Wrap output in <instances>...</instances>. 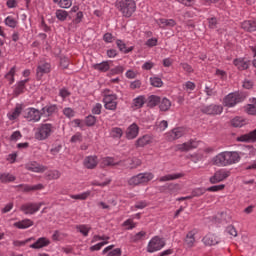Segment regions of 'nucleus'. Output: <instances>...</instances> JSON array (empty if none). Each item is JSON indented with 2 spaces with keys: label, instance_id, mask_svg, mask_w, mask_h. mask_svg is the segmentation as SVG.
I'll return each mask as SVG.
<instances>
[{
  "label": "nucleus",
  "instance_id": "8fccbe9b",
  "mask_svg": "<svg viewBox=\"0 0 256 256\" xmlns=\"http://www.w3.org/2000/svg\"><path fill=\"white\" fill-rule=\"evenodd\" d=\"M83 141V134L81 132H77L70 139V143H81Z\"/></svg>",
  "mask_w": 256,
  "mask_h": 256
},
{
  "label": "nucleus",
  "instance_id": "774afa93",
  "mask_svg": "<svg viewBox=\"0 0 256 256\" xmlns=\"http://www.w3.org/2000/svg\"><path fill=\"white\" fill-rule=\"evenodd\" d=\"M121 255V249L116 248L108 253L107 256H120Z\"/></svg>",
  "mask_w": 256,
  "mask_h": 256
},
{
  "label": "nucleus",
  "instance_id": "5fc2aeb1",
  "mask_svg": "<svg viewBox=\"0 0 256 256\" xmlns=\"http://www.w3.org/2000/svg\"><path fill=\"white\" fill-rule=\"evenodd\" d=\"M223 189H225V185L220 184V185H215V186L208 187L206 189V191L217 192V191H223Z\"/></svg>",
  "mask_w": 256,
  "mask_h": 256
},
{
  "label": "nucleus",
  "instance_id": "864d4df0",
  "mask_svg": "<svg viewBox=\"0 0 256 256\" xmlns=\"http://www.w3.org/2000/svg\"><path fill=\"white\" fill-rule=\"evenodd\" d=\"M217 24H218V21L216 17L208 18L209 29H217Z\"/></svg>",
  "mask_w": 256,
  "mask_h": 256
},
{
  "label": "nucleus",
  "instance_id": "603ef678",
  "mask_svg": "<svg viewBox=\"0 0 256 256\" xmlns=\"http://www.w3.org/2000/svg\"><path fill=\"white\" fill-rule=\"evenodd\" d=\"M206 191L205 188H196L192 191V197H201V195H205Z\"/></svg>",
  "mask_w": 256,
  "mask_h": 256
},
{
  "label": "nucleus",
  "instance_id": "9b49d317",
  "mask_svg": "<svg viewBox=\"0 0 256 256\" xmlns=\"http://www.w3.org/2000/svg\"><path fill=\"white\" fill-rule=\"evenodd\" d=\"M120 167H125L126 169H137V167H141V159L137 157L128 158L126 160H120Z\"/></svg>",
  "mask_w": 256,
  "mask_h": 256
},
{
  "label": "nucleus",
  "instance_id": "4d7b16f0",
  "mask_svg": "<svg viewBox=\"0 0 256 256\" xmlns=\"http://www.w3.org/2000/svg\"><path fill=\"white\" fill-rule=\"evenodd\" d=\"M89 195H90L89 192H84L82 194L72 195L71 199H80L81 201H85V199H87Z\"/></svg>",
  "mask_w": 256,
  "mask_h": 256
},
{
  "label": "nucleus",
  "instance_id": "58836bf2",
  "mask_svg": "<svg viewBox=\"0 0 256 256\" xmlns=\"http://www.w3.org/2000/svg\"><path fill=\"white\" fill-rule=\"evenodd\" d=\"M56 18L58 21H67V18L69 17V12L65 10L58 9L56 10Z\"/></svg>",
  "mask_w": 256,
  "mask_h": 256
},
{
  "label": "nucleus",
  "instance_id": "0eeeda50",
  "mask_svg": "<svg viewBox=\"0 0 256 256\" xmlns=\"http://www.w3.org/2000/svg\"><path fill=\"white\" fill-rule=\"evenodd\" d=\"M43 205H45V202H39V203L29 202V203L23 204L20 207V211H23L24 215H35V213H37V211H39V209H41Z\"/></svg>",
  "mask_w": 256,
  "mask_h": 256
},
{
  "label": "nucleus",
  "instance_id": "a878e982",
  "mask_svg": "<svg viewBox=\"0 0 256 256\" xmlns=\"http://www.w3.org/2000/svg\"><path fill=\"white\" fill-rule=\"evenodd\" d=\"M195 235H197V230H191L186 234L184 241L187 247L191 248L195 246Z\"/></svg>",
  "mask_w": 256,
  "mask_h": 256
},
{
  "label": "nucleus",
  "instance_id": "39448f33",
  "mask_svg": "<svg viewBox=\"0 0 256 256\" xmlns=\"http://www.w3.org/2000/svg\"><path fill=\"white\" fill-rule=\"evenodd\" d=\"M243 101H245V96H243V94L239 92H234V93L228 94L224 98V105L225 107H235L237 103H241Z\"/></svg>",
  "mask_w": 256,
  "mask_h": 256
},
{
  "label": "nucleus",
  "instance_id": "a19ab883",
  "mask_svg": "<svg viewBox=\"0 0 256 256\" xmlns=\"http://www.w3.org/2000/svg\"><path fill=\"white\" fill-rule=\"evenodd\" d=\"M245 111L248 115H256V98H253L252 104L245 107Z\"/></svg>",
  "mask_w": 256,
  "mask_h": 256
},
{
  "label": "nucleus",
  "instance_id": "f704fd0d",
  "mask_svg": "<svg viewBox=\"0 0 256 256\" xmlns=\"http://www.w3.org/2000/svg\"><path fill=\"white\" fill-rule=\"evenodd\" d=\"M159 109L160 111H169L171 109V100L167 98H160Z\"/></svg>",
  "mask_w": 256,
  "mask_h": 256
},
{
  "label": "nucleus",
  "instance_id": "6ab92c4d",
  "mask_svg": "<svg viewBox=\"0 0 256 256\" xmlns=\"http://www.w3.org/2000/svg\"><path fill=\"white\" fill-rule=\"evenodd\" d=\"M117 165L121 166V161L115 162V158L113 157H104L100 162V167L105 169V167H115Z\"/></svg>",
  "mask_w": 256,
  "mask_h": 256
},
{
  "label": "nucleus",
  "instance_id": "de8ad7c7",
  "mask_svg": "<svg viewBox=\"0 0 256 256\" xmlns=\"http://www.w3.org/2000/svg\"><path fill=\"white\" fill-rule=\"evenodd\" d=\"M150 85H152V87H163V80L159 77H151Z\"/></svg>",
  "mask_w": 256,
  "mask_h": 256
},
{
  "label": "nucleus",
  "instance_id": "e433bc0d",
  "mask_svg": "<svg viewBox=\"0 0 256 256\" xmlns=\"http://www.w3.org/2000/svg\"><path fill=\"white\" fill-rule=\"evenodd\" d=\"M17 177H15L13 174L10 173H2L0 174V181L2 183H13Z\"/></svg>",
  "mask_w": 256,
  "mask_h": 256
},
{
  "label": "nucleus",
  "instance_id": "412c9836",
  "mask_svg": "<svg viewBox=\"0 0 256 256\" xmlns=\"http://www.w3.org/2000/svg\"><path fill=\"white\" fill-rule=\"evenodd\" d=\"M97 165H99V160L97 158V156H87L84 159V167H86V169H95V167H97Z\"/></svg>",
  "mask_w": 256,
  "mask_h": 256
},
{
  "label": "nucleus",
  "instance_id": "2eb2a0df",
  "mask_svg": "<svg viewBox=\"0 0 256 256\" xmlns=\"http://www.w3.org/2000/svg\"><path fill=\"white\" fill-rule=\"evenodd\" d=\"M47 73H51V64L46 62V63L38 65L37 70H36V77L38 80H40L41 77H43V75H45Z\"/></svg>",
  "mask_w": 256,
  "mask_h": 256
},
{
  "label": "nucleus",
  "instance_id": "6e6552de",
  "mask_svg": "<svg viewBox=\"0 0 256 256\" xmlns=\"http://www.w3.org/2000/svg\"><path fill=\"white\" fill-rule=\"evenodd\" d=\"M163 247H165V240L156 236L148 243L147 251L148 253H155V251H161Z\"/></svg>",
  "mask_w": 256,
  "mask_h": 256
},
{
  "label": "nucleus",
  "instance_id": "9d476101",
  "mask_svg": "<svg viewBox=\"0 0 256 256\" xmlns=\"http://www.w3.org/2000/svg\"><path fill=\"white\" fill-rule=\"evenodd\" d=\"M103 103L108 111H117V94L104 96Z\"/></svg>",
  "mask_w": 256,
  "mask_h": 256
},
{
  "label": "nucleus",
  "instance_id": "13d9d810",
  "mask_svg": "<svg viewBox=\"0 0 256 256\" xmlns=\"http://www.w3.org/2000/svg\"><path fill=\"white\" fill-rule=\"evenodd\" d=\"M108 241L100 242L90 247V251H101V247L107 245Z\"/></svg>",
  "mask_w": 256,
  "mask_h": 256
},
{
  "label": "nucleus",
  "instance_id": "7ed1b4c3",
  "mask_svg": "<svg viewBox=\"0 0 256 256\" xmlns=\"http://www.w3.org/2000/svg\"><path fill=\"white\" fill-rule=\"evenodd\" d=\"M54 129L55 127L53 126V124H41L36 129L34 137L35 139H37V141H45V139H49V137H51V133H53Z\"/></svg>",
  "mask_w": 256,
  "mask_h": 256
},
{
  "label": "nucleus",
  "instance_id": "bb28decb",
  "mask_svg": "<svg viewBox=\"0 0 256 256\" xmlns=\"http://www.w3.org/2000/svg\"><path fill=\"white\" fill-rule=\"evenodd\" d=\"M202 242L204 245H208L211 247L212 245H217L219 243V238L215 236L214 234H207L203 239Z\"/></svg>",
  "mask_w": 256,
  "mask_h": 256
},
{
  "label": "nucleus",
  "instance_id": "c9c22d12",
  "mask_svg": "<svg viewBox=\"0 0 256 256\" xmlns=\"http://www.w3.org/2000/svg\"><path fill=\"white\" fill-rule=\"evenodd\" d=\"M147 102V99L145 98L144 95H140L136 98L133 99V105L136 107V109H141Z\"/></svg>",
  "mask_w": 256,
  "mask_h": 256
},
{
  "label": "nucleus",
  "instance_id": "f8f14e48",
  "mask_svg": "<svg viewBox=\"0 0 256 256\" xmlns=\"http://www.w3.org/2000/svg\"><path fill=\"white\" fill-rule=\"evenodd\" d=\"M197 147H199V141L190 140V141L185 142L183 144H179L177 146V150L181 151L182 153H185L187 151H191L192 149H197Z\"/></svg>",
  "mask_w": 256,
  "mask_h": 256
},
{
  "label": "nucleus",
  "instance_id": "f03ea898",
  "mask_svg": "<svg viewBox=\"0 0 256 256\" xmlns=\"http://www.w3.org/2000/svg\"><path fill=\"white\" fill-rule=\"evenodd\" d=\"M116 9L122 13L123 17H132L133 13L137 11V3L135 0H117L115 3Z\"/></svg>",
  "mask_w": 256,
  "mask_h": 256
},
{
  "label": "nucleus",
  "instance_id": "c85d7f7f",
  "mask_svg": "<svg viewBox=\"0 0 256 256\" xmlns=\"http://www.w3.org/2000/svg\"><path fill=\"white\" fill-rule=\"evenodd\" d=\"M183 177H185L184 173L167 174L165 176L160 177L159 181L163 183L165 181H175V179H181Z\"/></svg>",
  "mask_w": 256,
  "mask_h": 256
},
{
  "label": "nucleus",
  "instance_id": "6e6d98bb",
  "mask_svg": "<svg viewBox=\"0 0 256 256\" xmlns=\"http://www.w3.org/2000/svg\"><path fill=\"white\" fill-rule=\"evenodd\" d=\"M101 109H103V105H101V103H96L92 108L93 115H101Z\"/></svg>",
  "mask_w": 256,
  "mask_h": 256
},
{
  "label": "nucleus",
  "instance_id": "423d86ee",
  "mask_svg": "<svg viewBox=\"0 0 256 256\" xmlns=\"http://www.w3.org/2000/svg\"><path fill=\"white\" fill-rule=\"evenodd\" d=\"M200 112H202L203 115L215 117V115H221V113H223V106L217 104L204 105L200 107Z\"/></svg>",
  "mask_w": 256,
  "mask_h": 256
},
{
  "label": "nucleus",
  "instance_id": "79ce46f5",
  "mask_svg": "<svg viewBox=\"0 0 256 256\" xmlns=\"http://www.w3.org/2000/svg\"><path fill=\"white\" fill-rule=\"evenodd\" d=\"M83 21V12L79 11L76 14V17L72 20V23L69 24V29L73 27V25H79Z\"/></svg>",
  "mask_w": 256,
  "mask_h": 256
},
{
  "label": "nucleus",
  "instance_id": "2f4dec72",
  "mask_svg": "<svg viewBox=\"0 0 256 256\" xmlns=\"http://www.w3.org/2000/svg\"><path fill=\"white\" fill-rule=\"evenodd\" d=\"M233 64L235 65V67H237V69H239V71H245V70L249 69V62H247L241 58L235 59L233 61Z\"/></svg>",
  "mask_w": 256,
  "mask_h": 256
},
{
  "label": "nucleus",
  "instance_id": "bf43d9fd",
  "mask_svg": "<svg viewBox=\"0 0 256 256\" xmlns=\"http://www.w3.org/2000/svg\"><path fill=\"white\" fill-rule=\"evenodd\" d=\"M63 115L68 117V119H71V117H75V111H73L71 108H64Z\"/></svg>",
  "mask_w": 256,
  "mask_h": 256
},
{
  "label": "nucleus",
  "instance_id": "37998d69",
  "mask_svg": "<svg viewBox=\"0 0 256 256\" xmlns=\"http://www.w3.org/2000/svg\"><path fill=\"white\" fill-rule=\"evenodd\" d=\"M21 111H23V108H21V106L16 107L14 111L8 115L10 121H15V119H17L19 115H21Z\"/></svg>",
  "mask_w": 256,
  "mask_h": 256
},
{
  "label": "nucleus",
  "instance_id": "dca6fc26",
  "mask_svg": "<svg viewBox=\"0 0 256 256\" xmlns=\"http://www.w3.org/2000/svg\"><path fill=\"white\" fill-rule=\"evenodd\" d=\"M51 240L46 237L38 238L36 242L30 245L31 249H43V247H49Z\"/></svg>",
  "mask_w": 256,
  "mask_h": 256
},
{
  "label": "nucleus",
  "instance_id": "3c124183",
  "mask_svg": "<svg viewBox=\"0 0 256 256\" xmlns=\"http://www.w3.org/2000/svg\"><path fill=\"white\" fill-rule=\"evenodd\" d=\"M58 5L62 9H69V7H71V5H73V1H71V0H60L58 2Z\"/></svg>",
  "mask_w": 256,
  "mask_h": 256
},
{
  "label": "nucleus",
  "instance_id": "a211bd4d",
  "mask_svg": "<svg viewBox=\"0 0 256 256\" xmlns=\"http://www.w3.org/2000/svg\"><path fill=\"white\" fill-rule=\"evenodd\" d=\"M185 135V129L183 128H174L171 132L168 133L169 141H175L176 139H181Z\"/></svg>",
  "mask_w": 256,
  "mask_h": 256
},
{
  "label": "nucleus",
  "instance_id": "c03bdc74",
  "mask_svg": "<svg viewBox=\"0 0 256 256\" xmlns=\"http://www.w3.org/2000/svg\"><path fill=\"white\" fill-rule=\"evenodd\" d=\"M5 79H7L10 85L15 83V66H13L10 71L5 75Z\"/></svg>",
  "mask_w": 256,
  "mask_h": 256
},
{
  "label": "nucleus",
  "instance_id": "680f3d73",
  "mask_svg": "<svg viewBox=\"0 0 256 256\" xmlns=\"http://www.w3.org/2000/svg\"><path fill=\"white\" fill-rule=\"evenodd\" d=\"M21 137H23V135L21 134V131L17 130L13 132L12 135L10 136V141H17L21 139Z\"/></svg>",
  "mask_w": 256,
  "mask_h": 256
},
{
  "label": "nucleus",
  "instance_id": "4be33fe9",
  "mask_svg": "<svg viewBox=\"0 0 256 256\" xmlns=\"http://www.w3.org/2000/svg\"><path fill=\"white\" fill-rule=\"evenodd\" d=\"M27 171H32L33 173H44L47 171V167L39 165L37 162H32L26 165Z\"/></svg>",
  "mask_w": 256,
  "mask_h": 256
},
{
  "label": "nucleus",
  "instance_id": "c756f323",
  "mask_svg": "<svg viewBox=\"0 0 256 256\" xmlns=\"http://www.w3.org/2000/svg\"><path fill=\"white\" fill-rule=\"evenodd\" d=\"M152 138L149 135H144L137 139L135 147H145L146 145L151 144Z\"/></svg>",
  "mask_w": 256,
  "mask_h": 256
},
{
  "label": "nucleus",
  "instance_id": "7c9ffc66",
  "mask_svg": "<svg viewBox=\"0 0 256 256\" xmlns=\"http://www.w3.org/2000/svg\"><path fill=\"white\" fill-rule=\"evenodd\" d=\"M158 25L161 27V29H165V27H175L177 22H175L174 19L160 18L158 20Z\"/></svg>",
  "mask_w": 256,
  "mask_h": 256
},
{
  "label": "nucleus",
  "instance_id": "cd10ccee",
  "mask_svg": "<svg viewBox=\"0 0 256 256\" xmlns=\"http://www.w3.org/2000/svg\"><path fill=\"white\" fill-rule=\"evenodd\" d=\"M14 227L17 229H29L33 227V221L31 219H24L14 223Z\"/></svg>",
  "mask_w": 256,
  "mask_h": 256
},
{
  "label": "nucleus",
  "instance_id": "4468645a",
  "mask_svg": "<svg viewBox=\"0 0 256 256\" xmlns=\"http://www.w3.org/2000/svg\"><path fill=\"white\" fill-rule=\"evenodd\" d=\"M41 111L42 116L45 115L46 117H53L55 113L59 112V107L56 104H49L43 107Z\"/></svg>",
  "mask_w": 256,
  "mask_h": 256
},
{
  "label": "nucleus",
  "instance_id": "5701e85b",
  "mask_svg": "<svg viewBox=\"0 0 256 256\" xmlns=\"http://www.w3.org/2000/svg\"><path fill=\"white\" fill-rule=\"evenodd\" d=\"M137 135H139V126L133 123L127 128L126 139H135Z\"/></svg>",
  "mask_w": 256,
  "mask_h": 256
},
{
  "label": "nucleus",
  "instance_id": "4c0bfd02",
  "mask_svg": "<svg viewBox=\"0 0 256 256\" xmlns=\"http://www.w3.org/2000/svg\"><path fill=\"white\" fill-rule=\"evenodd\" d=\"M110 136L113 139H121V137H123V129H121L120 127L112 128L110 131Z\"/></svg>",
  "mask_w": 256,
  "mask_h": 256
},
{
  "label": "nucleus",
  "instance_id": "f3484780",
  "mask_svg": "<svg viewBox=\"0 0 256 256\" xmlns=\"http://www.w3.org/2000/svg\"><path fill=\"white\" fill-rule=\"evenodd\" d=\"M241 29L246 31V33H253L256 31V19L245 20L241 23Z\"/></svg>",
  "mask_w": 256,
  "mask_h": 256
},
{
  "label": "nucleus",
  "instance_id": "1a4fd4ad",
  "mask_svg": "<svg viewBox=\"0 0 256 256\" xmlns=\"http://www.w3.org/2000/svg\"><path fill=\"white\" fill-rule=\"evenodd\" d=\"M41 117H43V112L37 108H28L27 113L25 115V119L32 123H37L41 121Z\"/></svg>",
  "mask_w": 256,
  "mask_h": 256
},
{
  "label": "nucleus",
  "instance_id": "0e129e2a",
  "mask_svg": "<svg viewBox=\"0 0 256 256\" xmlns=\"http://www.w3.org/2000/svg\"><path fill=\"white\" fill-rule=\"evenodd\" d=\"M60 67H62V69H67L69 67V58H60Z\"/></svg>",
  "mask_w": 256,
  "mask_h": 256
},
{
  "label": "nucleus",
  "instance_id": "09e8293b",
  "mask_svg": "<svg viewBox=\"0 0 256 256\" xmlns=\"http://www.w3.org/2000/svg\"><path fill=\"white\" fill-rule=\"evenodd\" d=\"M85 123L87 127H93L97 123V117L93 115H89L86 117Z\"/></svg>",
  "mask_w": 256,
  "mask_h": 256
},
{
  "label": "nucleus",
  "instance_id": "052dcab7",
  "mask_svg": "<svg viewBox=\"0 0 256 256\" xmlns=\"http://www.w3.org/2000/svg\"><path fill=\"white\" fill-rule=\"evenodd\" d=\"M226 232L228 233V235H232V237H237V229H235V226L233 225H229L226 228Z\"/></svg>",
  "mask_w": 256,
  "mask_h": 256
},
{
  "label": "nucleus",
  "instance_id": "473e14b6",
  "mask_svg": "<svg viewBox=\"0 0 256 256\" xmlns=\"http://www.w3.org/2000/svg\"><path fill=\"white\" fill-rule=\"evenodd\" d=\"M93 69H95L96 71H100L101 73H107V71L111 69V66L109 65V61H104L99 64H94Z\"/></svg>",
  "mask_w": 256,
  "mask_h": 256
},
{
  "label": "nucleus",
  "instance_id": "f257e3e1",
  "mask_svg": "<svg viewBox=\"0 0 256 256\" xmlns=\"http://www.w3.org/2000/svg\"><path fill=\"white\" fill-rule=\"evenodd\" d=\"M239 161H241V155L237 151H224L212 159L213 165H217V167L235 165V163H239Z\"/></svg>",
  "mask_w": 256,
  "mask_h": 256
},
{
  "label": "nucleus",
  "instance_id": "b1692460",
  "mask_svg": "<svg viewBox=\"0 0 256 256\" xmlns=\"http://www.w3.org/2000/svg\"><path fill=\"white\" fill-rule=\"evenodd\" d=\"M29 83V79L21 80L17 83L13 95L14 97H19L22 93H25V84Z\"/></svg>",
  "mask_w": 256,
  "mask_h": 256
},
{
  "label": "nucleus",
  "instance_id": "ea45409f",
  "mask_svg": "<svg viewBox=\"0 0 256 256\" xmlns=\"http://www.w3.org/2000/svg\"><path fill=\"white\" fill-rule=\"evenodd\" d=\"M147 235V232L140 231L136 233L135 235L131 236L130 241L131 243H139V241H143V238Z\"/></svg>",
  "mask_w": 256,
  "mask_h": 256
},
{
  "label": "nucleus",
  "instance_id": "338daca9",
  "mask_svg": "<svg viewBox=\"0 0 256 256\" xmlns=\"http://www.w3.org/2000/svg\"><path fill=\"white\" fill-rule=\"evenodd\" d=\"M157 38H150L146 41L147 47H157Z\"/></svg>",
  "mask_w": 256,
  "mask_h": 256
},
{
  "label": "nucleus",
  "instance_id": "49530a36",
  "mask_svg": "<svg viewBox=\"0 0 256 256\" xmlns=\"http://www.w3.org/2000/svg\"><path fill=\"white\" fill-rule=\"evenodd\" d=\"M232 127H243L245 125V120H243L241 117H235L231 120Z\"/></svg>",
  "mask_w": 256,
  "mask_h": 256
},
{
  "label": "nucleus",
  "instance_id": "aec40b11",
  "mask_svg": "<svg viewBox=\"0 0 256 256\" xmlns=\"http://www.w3.org/2000/svg\"><path fill=\"white\" fill-rule=\"evenodd\" d=\"M16 187L21 191H24V193H29V191H41V189H44L43 184H37L34 186L27 185V184H19Z\"/></svg>",
  "mask_w": 256,
  "mask_h": 256
},
{
  "label": "nucleus",
  "instance_id": "72a5a7b5",
  "mask_svg": "<svg viewBox=\"0 0 256 256\" xmlns=\"http://www.w3.org/2000/svg\"><path fill=\"white\" fill-rule=\"evenodd\" d=\"M159 103H161V97L157 95H151L148 97L147 107H150V109H153V107H157Z\"/></svg>",
  "mask_w": 256,
  "mask_h": 256
},
{
  "label": "nucleus",
  "instance_id": "69168bd1",
  "mask_svg": "<svg viewBox=\"0 0 256 256\" xmlns=\"http://www.w3.org/2000/svg\"><path fill=\"white\" fill-rule=\"evenodd\" d=\"M180 66L186 73H193V67L189 63H180Z\"/></svg>",
  "mask_w": 256,
  "mask_h": 256
},
{
  "label": "nucleus",
  "instance_id": "e2e57ef3",
  "mask_svg": "<svg viewBox=\"0 0 256 256\" xmlns=\"http://www.w3.org/2000/svg\"><path fill=\"white\" fill-rule=\"evenodd\" d=\"M78 231L82 233L84 237H87L89 235V228L85 225H80L77 227Z\"/></svg>",
  "mask_w": 256,
  "mask_h": 256
},
{
  "label": "nucleus",
  "instance_id": "a18cd8bd",
  "mask_svg": "<svg viewBox=\"0 0 256 256\" xmlns=\"http://www.w3.org/2000/svg\"><path fill=\"white\" fill-rule=\"evenodd\" d=\"M18 24L19 22L15 20V18H13L12 16H8L5 19V25H7L8 27H11L12 29H15V27H17Z\"/></svg>",
  "mask_w": 256,
  "mask_h": 256
},
{
  "label": "nucleus",
  "instance_id": "ddd939ff",
  "mask_svg": "<svg viewBox=\"0 0 256 256\" xmlns=\"http://www.w3.org/2000/svg\"><path fill=\"white\" fill-rule=\"evenodd\" d=\"M227 177H229V172H225V170H218L212 177H210V183H212V185H215V183H221V181H225Z\"/></svg>",
  "mask_w": 256,
  "mask_h": 256
},
{
  "label": "nucleus",
  "instance_id": "393cba45",
  "mask_svg": "<svg viewBox=\"0 0 256 256\" xmlns=\"http://www.w3.org/2000/svg\"><path fill=\"white\" fill-rule=\"evenodd\" d=\"M116 45L121 53L127 55V53H131L135 49V46L127 47V44L121 39L116 40Z\"/></svg>",
  "mask_w": 256,
  "mask_h": 256
},
{
  "label": "nucleus",
  "instance_id": "20e7f679",
  "mask_svg": "<svg viewBox=\"0 0 256 256\" xmlns=\"http://www.w3.org/2000/svg\"><path fill=\"white\" fill-rule=\"evenodd\" d=\"M153 179V173L151 172H145V173H139L135 176H132L128 180V185L130 187H137V185H143V183H149Z\"/></svg>",
  "mask_w": 256,
  "mask_h": 256
}]
</instances>
